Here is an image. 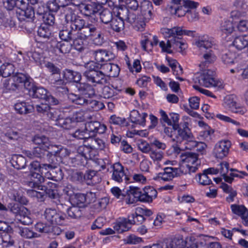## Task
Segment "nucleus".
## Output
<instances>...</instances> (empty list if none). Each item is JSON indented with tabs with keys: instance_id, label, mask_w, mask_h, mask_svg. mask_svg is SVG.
Segmentation results:
<instances>
[{
	"instance_id": "f257e3e1",
	"label": "nucleus",
	"mask_w": 248,
	"mask_h": 248,
	"mask_svg": "<svg viewBox=\"0 0 248 248\" xmlns=\"http://www.w3.org/2000/svg\"><path fill=\"white\" fill-rule=\"evenodd\" d=\"M196 45L203 51L202 54V61L199 64L200 69L207 68L209 65L212 64L216 60V57L213 51L208 49L212 47L214 44L212 38L208 36L204 35L199 38L195 42Z\"/></svg>"
},
{
	"instance_id": "f03ea898",
	"label": "nucleus",
	"mask_w": 248,
	"mask_h": 248,
	"mask_svg": "<svg viewBox=\"0 0 248 248\" xmlns=\"http://www.w3.org/2000/svg\"><path fill=\"white\" fill-rule=\"evenodd\" d=\"M86 71L83 76L90 82L97 84H104L107 82L106 77L104 76L102 70L99 67V63L91 62L85 63Z\"/></svg>"
},
{
	"instance_id": "7ed1b4c3",
	"label": "nucleus",
	"mask_w": 248,
	"mask_h": 248,
	"mask_svg": "<svg viewBox=\"0 0 248 248\" xmlns=\"http://www.w3.org/2000/svg\"><path fill=\"white\" fill-rule=\"evenodd\" d=\"M200 69V72L195 74L193 78L195 83L205 87L220 86L221 82L215 79L213 71L207 68Z\"/></svg>"
},
{
	"instance_id": "20e7f679",
	"label": "nucleus",
	"mask_w": 248,
	"mask_h": 248,
	"mask_svg": "<svg viewBox=\"0 0 248 248\" xmlns=\"http://www.w3.org/2000/svg\"><path fill=\"white\" fill-rule=\"evenodd\" d=\"M45 66L51 73L49 79L52 86L57 89H62L61 92L63 93H68V89L65 87V82L61 76L60 69L51 62H46Z\"/></svg>"
},
{
	"instance_id": "39448f33",
	"label": "nucleus",
	"mask_w": 248,
	"mask_h": 248,
	"mask_svg": "<svg viewBox=\"0 0 248 248\" xmlns=\"http://www.w3.org/2000/svg\"><path fill=\"white\" fill-rule=\"evenodd\" d=\"M169 38L170 39L167 40L166 43L163 41L159 42V45L162 52L171 54L172 53V50L170 49L171 47L178 52H182L186 48L184 47L185 44L180 41V40L181 39L180 37L176 35L171 36Z\"/></svg>"
},
{
	"instance_id": "423d86ee",
	"label": "nucleus",
	"mask_w": 248,
	"mask_h": 248,
	"mask_svg": "<svg viewBox=\"0 0 248 248\" xmlns=\"http://www.w3.org/2000/svg\"><path fill=\"white\" fill-rule=\"evenodd\" d=\"M34 98L43 99L51 105H56L59 103V100L51 95L44 88L37 86H32L30 90V94Z\"/></svg>"
},
{
	"instance_id": "0eeeda50",
	"label": "nucleus",
	"mask_w": 248,
	"mask_h": 248,
	"mask_svg": "<svg viewBox=\"0 0 248 248\" xmlns=\"http://www.w3.org/2000/svg\"><path fill=\"white\" fill-rule=\"evenodd\" d=\"M140 201L143 202L150 203L152 200H149L147 195L143 189L141 191L140 189L137 187L130 186L129 189L127 190V195L126 199V203L127 204H132L136 201Z\"/></svg>"
},
{
	"instance_id": "6e6552de",
	"label": "nucleus",
	"mask_w": 248,
	"mask_h": 248,
	"mask_svg": "<svg viewBox=\"0 0 248 248\" xmlns=\"http://www.w3.org/2000/svg\"><path fill=\"white\" fill-rule=\"evenodd\" d=\"M78 154L74 157L69 159L71 164L74 167L84 166L87 163V159L90 157V149L86 146H81L78 150Z\"/></svg>"
},
{
	"instance_id": "1a4fd4ad",
	"label": "nucleus",
	"mask_w": 248,
	"mask_h": 248,
	"mask_svg": "<svg viewBox=\"0 0 248 248\" xmlns=\"http://www.w3.org/2000/svg\"><path fill=\"white\" fill-rule=\"evenodd\" d=\"M7 193L9 197L14 201L22 204H27L28 200L25 196L19 192L17 189L18 188L17 182L9 180L7 183Z\"/></svg>"
},
{
	"instance_id": "9d476101",
	"label": "nucleus",
	"mask_w": 248,
	"mask_h": 248,
	"mask_svg": "<svg viewBox=\"0 0 248 248\" xmlns=\"http://www.w3.org/2000/svg\"><path fill=\"white\" fill-rule=\"evenodd\" d=\"M138 149L143 153H150V157L156 161H160L163 157V153L161 150L154 149L147 141L141 140L138 144Z\"/></svg>"
},
{
	"instance_id": "9b49d317",
	"label": "nucleus",
	"mask_w": 248,
	"mask_h": 248,
	"mask_svg": "<svg viewBox=\"0 0 248 248\" xmlns=\"http://www.w3.org/2000/svg\"><path fill=\"white\" fill-rule=\"evenodd\" d=\"M65 20L67 25L76 34L86 24L85 20L77 16L73 12H70L65 15Z\"/></svg>"
},
{
	"instance_id": "f8f14e48",
	"label": "nucleus",
	"mask_w": 248,
	"mask_h": 248,
	"mask_svg": "<svg viewBox=\"0 0 248 248\" xmlns=\"http://www.w3.org/2000/svg\"><path fill=\"white\" fill-rule=\"evenodd\" d=\"M46 221L51 225H62L63 223L65 216L57 212L56 209L46 208L44 213Z\"/></svg>"
},
{
	"instance_id": "ddd939ff",
	"label": "nucleus",
	"mask_w": 248,
	"mask_h": 248,
	"mask_svg": "<svg viewBox=\"0 0 248 248\" xmlns=\"http://www.w3.org/2000/svg\"><path fill=\"white\" fill-rule=\"evenodd\" d=\"M28 79V77L21 73H16L14 74L9 79L6 80L4 83L5 87L12 91L17 89L20 84H23Z\"/></svg>"
},
{
	"instance_id": "4468645a",
	"label": "nucleus",
	"mask_w": 248,
	"mask_h": 248,
	"mask_svg": "<svg viewBox=\"0 0 248 248\" xmlns=\"http://www.w3.org/2000/svg\"><path fill=\"white\" fill-rule=\"evenodd\" d=\"M176 130L177 131V134L175 138H172V140L178 143H181L183 141L186 142L187 140H189L193 138L187 122H184L183 124H180V126Z\"/></svg>"
},
{
	"instance_id": "2eb2a0df",
	"label": "nucleus",
	"mask_w": 248,
	"mask_h": 248,
	"mask_svg": "<svg viewBox=\"0 0 248 248\" xmlns=\"http://www.w3.org/2000/svg\"><path fill=\"white\" fill-rule=\"evenodd\" d=\"M231 146V143L228 140L219 141L215 146L213 151L214 155L217 158H223L228 155Z\"/></svg>"
},
{
	"instance_id": "dca6fc26",
	"label": "nucleus",
	"mask_w": 248,
	"mask_h": 248,
	"mask_svg": "<svg viewBox=\"0 0 248 248\" xmlns=\"http://www.w3.org/2000/svg\"><path fill=\"white\" fill-rule=\"evenodd\" d=\"M161 33L164 35L165 38H170L171 36H175L178 35L179 37L183 35L187 36H193V32L190 30H183L180 27H174L171 29L163 28L161 29Z\"/></svg>"
},
{
	"instance_id": "f3484780",
	"label": "nucleus",
	"mask_w": 248,
	"mask_h": 248,
	"mask_svg": "<svg viewBox=\"0 0 248 248\" xmlns=\"http://www.w3.org/2000/svg\"><path fill=\"white\" fill-rule=\"evenodd\" d=\"M184 0H171L170 5L168 6V10L172 15L178 17L183 16L189 12L188 10L184 9Z\"/></svg>"
},
{
	"instance_id": "a211bd4d",
	"label": "nucleus",
	"mask_w": 248,
	"mask_h": 248,
	"mask_svg": "<svg viewBox=\"0 0 248 248\" xmlns=\"http://www.w3.org/2000/svg\"><path fill=\"white\" fill-rule=\"evenodd\" d=\"M92 52L96 61L94 63L104 64V63L114 59L115 57L114 54L106 50L98 49L93 50Z\"/></svg>"
},
{
	"instance_id": "6ab92c4d",
	"label": "nucleus",
	"mask_w": 248,
	"mask_h": 248,
	"mask_svg": "<svg viewBox=\"0 0 248 248\" xmlns=\"http://www.w3.org/2000/svg\"><path fill=\"white\" fill-rule=\"evenodd\" d=\"M182 167L179 168H174L167 167L164 169V172L159 173L158 178L164 181L171 180L175 177H178L184 174Z\"/></svg>"
},
{
	"instance_id": "aec40b11",
	"label": "nucleus",
	"mask_w": 248,
	"mask_h": 248,
	"mask_svg": "<svg viewBox=\"0 0 248 248\" xmlns=\"http://www.w3.org/2000/svg\"><path fill=\"white\" fill-rule=\"evenodd\" d=\"M100 69L102 70L105 77H117L119 76L120 68L118 65L108 62L99 64Z\"/></svg>"
},
{
	"instance_id": "412c9836",
	"label": "nucleus",
	"mask_w": 248,
	"mask_h": 248,
	"mask_svg": "<svg viewBox=\"0 0 248 248\" xmlns=\"http://www.w3.org/2000/svg\"><path fill=\"white\" fill-rule=\"evenodd\" d=\"M85 130L89 132L90 137L95 134H103L107 129V126L97 121L90 122L86 124Z\"/></svg>"
},
{
	"instance_id": "4be33fe9",
	"label": "nucleus",
	"mask_w": 248,
	"mask_h": 248,
	"mask_svg": "<svg viewBox=\"0 0 248 248\" xmlns=\"http://www.w3.org/2000/svg\"><path fill=\"white\" fill-rule=\"evenodd\" d=\"M96 32V27L91 24L85 25L78 32H77L78 37L80 40L92 39L93 35Z\"/></svg>"
},
{
	"instance_id": "5701e85b",
	"label": "nucleus",
	"mask_w": 248,
	"mask_h": 248,
	"mask_svg": "<svg viewBox=\"0 0 248 248\" xmlns=\"http://www.w3.org/2000/svg\"><path fill=\"white\" fill-rule=\"evenodd\" d=\"M140 9L141 12L140 16L145 21V22L152 18L153 7L151 1L147 0H143L141 3Z\"/></svg>"
},
{
	"instance_id": "b1692460",
	"label": "nucleus",
	"mask_w": 248,
	"mask_h": 248,
	"mask_svg": "<svg viewBox=\"0 0 248 248\" xmlns=\"http://www.w3.org/2000/svg\"><path fill=\"white\" fill-rule=\"evenodd\" d=\"M76 87L80 94L86 97H92L95 95V90L93 86L88 83L79 82Z\"/></svg>"
},
{
	"instance_id": "393cba45",
	"label": "nucleus",
	"mask_w": 248,
	"mask_h": 248,
	"mask_svg": "<svg viewBox=\"0 0 248 248\" xmlns=\"http://www.w3.org/2000/svg\"><path fill=\"white\" fill-rule=\"evenodd\" d=\"M112 168L111 179L113 180L118 183H121L123 181V178L125 176V181H127L128 178L125 176L124 171V167L120 163H115Z\"/></svg>"
},
{
	"instance_id": "a878e982",
	"label": "nucleus",
	"mask_w": 248,
	"mask_h": 248,
	"mask_svg": "<svg viewBox=\"0 0 248 248\" xmlns=\"http://www.w3.org/2000/svg\"><path fill=\"white\" fill-rule=\"evenodd\" d=\"M231 208L233 214L241 217L245 225H248V210L245 206L243 205L233 204L231 205Z\"/></svg>"
},
{
	"instance_id": "bb28decb",
	"label": "nucleus",
	"mask_w": 248,
	"mask_h": 248,
	"mask_svg": "<svg viewBox=\"0 0 248 248\" xmlns=\"http://www.w3.org/2000/svg\"><path fill=\"white\" fill-rule=\"evenodd\" d=\"M181 160L186 163V166L196 164L201 165V161L198 158V155L196 153L186 152L181 155Z\"/></svg>"
},
{
	"instance_id": "cd10ccee",
	"label": "nucleus",
	"mask_w": 248,
	"mask_h": 248,
	"mask_svg": "<svg viewBox=\"0 0 248 248\" xmlns=\"http://www.w3.org/2000/svg\"><path fill=\"white\" fill-rule=\"evenodd\" d=\"M42 174L39 172H31L30 175V180L27 182V185L31 188L43 186L42 183H44L46 180Z\"/></svg>"
},
{
	"instance_id": "c85d7f7f",
	"label": "nucleus",
	"mask_w": 248,
	"mask_h": 248,
	"mask_svg": "<svg viewBox=\"0 0 248 248\" xmlns=\"http://www.w3.org/2000/svg\"><path fill=\"white\" fill-rule=\"evenodd\" d=\"M126 21L130 24H135L138 30L142 31L145 26V21L142 19L140 15L137 16L133 12H129Z\"/></svg>"
},
{
	"instance_id": "c756f323",
	"label": "nucleus",
	"mask_w": 248,
	"mask_h": 248,
	"mask_svg": "<svg viewBox=\"0 0 248 248\" xmlns=\"http://www.w3.org/2000/svg\"><path fill=\"white\" fill-rule=\"evenodd\" d=\"M70 4V0H52L46 3L47 8L51 12L57 13L60 8H63Z\"/></svg>"
},
{
	"instance_id": "7c9ffc66",
	"label": "nucleus",
	"mask_w": 248,
	"mask_h": 248,
	"mask_svg": "<svg viewBox=\"0 0 248 248\" xmlns=\"http://www.w3.org/2000/svg\"><path fill=\"white\" fill-rule=\"evenodd\" d=\"M225 103L232 112L244 115L247 111L245 107L240 106L235 101L231 98V97L226 98Z\"/></svg>"
},
{
	"instance_id": "2f4dec72",
	"label": "nucleus",
	"mask_w": 248,
	"mask_h": 248,
	"mask_svg": "<svg viewBox=\"0 0 248 248\" xmlns=\"http://www.w3.org/2000/svg\"><path fill=\"white\" fill-rule=\"evenodd\" d=\"M166 248H184L185 242L181 238L174 237L163 240Z\"/></svg>"
},
{
	"instance_id": "473e14b6",
	"label": "nucleus",
	"mask_w": 248,
	"mask_h": 248,
	"mask_svg": "<svg viewBox=\"0 0 248 248\" xmlns=\"http://www.w3.org/2000/svg\"><path fill=\"white\" fill-rule=\"evenodd\" d=\"M70 201L73 205L84 208L87 205L86 196L84 194L77 193L73 195Z\"/></svg>"
},
{
	"instance_id": "72a5a7b5",
	"label": "nucleus",
	"mask_w": 248,
	"mask_h": 248,
	"mask_svg": "<svg viewBox=\"0 0 248 248\" xmlns=\"http://www.w3.org/2000/svg\"><path fill=\"white\" fill-rule=\"evenodd\" d=\"M76 35L74 31L69 28L67 23L62 27V29L60 30L59 37L64 41H69L75 39Z\"/></svg>"
},
{
	"instance_id": "f704fd0d",
	"label": "nucleus",
	"mask_w": 248,
	"mask_h": 248,
	"mask_svg": "<svg viewBox=\"0 0 248 248\" xmlns=\"http://www.w3.org/2000/svg\"><path fill=\"white\" fill-rule=\"evenodd\" d=\"M15 108L16 111L20 114L30 113L34 109V107L32 105L24 101L16 103L15 105Z\"/></svg>"
},
{
	"instance_id": "c9c22d12",
	"label": "nucleus",
	"mask_w": 248,
	"mask_h": 248,
	"mask_svg": "<svg viewBox=\"0 0 248 248\" xmlns=\"http://www.w3.org/2000/svg\"><path fill=\"white\" fill-rule=\"evenodd\" d=\"M62 75L66 80L68 82H74L76 84L81 79V75L79 73L70 69H65L62 72Z\"/></svg>"
},
{
	"instance_id": "e433bc0d",
	"label": "nucleus",
	"mask_w": 248,
	"mask_h": 248,
	"mask_svg": "<svg viewBox=\"0 0 248 248\" xmlns=\"http://www.w3.org/2000/svg\"><path fill=\"white\" fill-rule=\"evenodd\" d=\"M44 150L48 151V154L59 156L62 155L63 153H65L67 152V149L62 145L54 144L49 141L48 142V145L46 146Z\"/></svg>"
},
{
	"instance_id": "4c0bfd02",
	"label": "nucleus",
	"mask_w": 248,
	"mask_h": 248,
	"mask_svg": "<svg viewBox=\"0 0 248 248\" xmlns=\"http://www.w3.org/2000/svg\"><path fill=\"white\" fill-rule=\"evenodd\" d=\"M147 117L146 113H142L140 114L138 110H132L130 114L131 122L133 123L144 125L145 124V118Z\"/></svg>"
},
{
	"instance_id": "58836bf2",
	"label": "nucleus",
	"mask_w": 248,
	"mask_h": 248,
	"mask_svg": "<svg viewBox=\"0 0 248 248\" xmlns=\"http://www.w3.org/2000/svg\"><path fill=\"white\" fill-rule=\"evenodd\" d=\"M129 10L125 6H121L113 9V13L115 17L122 19L123 22L126 21L128 16Z\"/></svg>"
},
{
	"instance_id": "ea45409f",
	"label": "nucleus",
	"mask_w": 248,
	"mask_h": 248,
	"mask_svg": "<svg viewBox=\"0 0 248 248\" xmlns=\"http://www.w3.org/2000/svg\"><path fill=\"white\" fill-rule=\"evenodd\" d=\"M12 166L17 170L25 168L26 164V159L21 155H14L11 161Z\"/></svg>"
},
{
	"instance_id": "a19ab883",
	"label": "nucleus",
	"mask_w": 248,
	"mask_h": 248,
	"mask_svg": "<svg viewBox=\"0 0 248 248\" xmlns=\"http://www.w3.org/2000/svg\"><path fill=\"white\" fill-rule=\"evenodd\" d=\"M38 35L44 39H50L53 42H56L55 39L53 37L50 29V27L44 25L41 26L37 31Z\"/></svg>"
},
{
	"instance_id": "79ce46f5",
	"label": "nucleus",
	"mask_w": 248,
	"mask_h": 248,
	"mask_svg": "<svg viewBox=\"0 0 248 248\" xmlns=\"http://www.w3.org/2000/svg\"><path fill=\"white\" fill-rule=\"evenodd\" d=\"M46 151L42 147H36L33 148L31 151H25V155L31 159L35 157L41 158L45 155Z\"/></svg>"
},
{
	"instance_id": "37998d69",
	"label": "nucleus",
	"mask_w": 248,
	"mask_h": 248,
	"mask_svg": "<svg viewBox=\"0 0 248 248\" xmlns=\"http://www.w3.org/2000/svg\"><path fill=\"white\" fill-rule=\"evenodd\" d=\"M97 171L93 170H88L83 174L84 181L88 184H94L99 182L98 176L96 175Z\"/></svg>"
},
{
	"instance_id": "c03bdc74",
	"label": "nucleus",
	"mask_w": 248,
	"mask_h": 248,
	"mask_svg": "<svg viewBox=\"0 0 248 248\" xmlns=\"http://www.w3.org/2000/svg\"><path fill=\"white\" fill-rule=\"evenodd\" d=\"M130 228V223H128L126 218H120L119 220L114 226V229L119 233H122L124 232L127 231Z\"/></svg>"
},
{
	"instance_id": "a18cd8bd",
	"label": "nucleus",
	"mask_w": 248,
	"mask_h": 248,
	"mask_svg": "<svg viewBox=\"0 0 248 248\" xmlns=\"http://www.w3.org/2000/svg\"><path fill=\"white\" fill-rule=\"evenodd\" d=\"M58 155L52 154H47L44 161H46L50 167L51 170L57 168L61 162V158Z\"/></svg>"
},
{
	"instance_id": "49530a36",
	"label": "nucleus",
	"mask_w": 248,
	"mask_h": 248,
	"mask_svg": "<svg viewBox=\"0 0 248 248\" xmlns=\"http://www.w3.org/2000/svg\"><path fill=\"white\" fill-rule=\"evenodd\" d=\"M1 75L4 78L9 77L14 74L15 70L14 65L10 62H4L0 65Z\"/></svg>"
},
{
	"instance_id": "de8ad7c7",
	"label": "nucleus",
	"mask_w": 248,
	"mask_h": 248,
	"mask_svg": "<svg viewBox=\"0 0 248 248\" xmlns=\"http://www.w3.org/2000/svg\"><path fill=\"white\" fill-rule=\"evenodd\" d=\"M233 44L236 48L239 50L247 47L248 36H241L236 37L233 42Z\"/></svg>"
},
{
	"instance_id": "09e8293b",
	"label": "nucleus",
	"mask_w": 248,
	"mask_h": 248,
	"mask_svg": "<svg viewBox=\"0 0 248 248\" xmlns=\"http://www.w3.org/2000/svg\"><path fill=\"white\" fill-rule=\"evenodd\" d=\"M9 208L10 211L15 215L16 218L21 214H25L27 212V208L16 203L11 204Z\"/></svg>"
},
{
	"instance_id": "8fccbe9b",
	"label": "nucleus",
	"mask_w": 248,
	"mask_h": 248,
	"mask_svg": "<svg viewBox=\"0 0 248 248\" xmlns=\"http://www.w3.org/2000/svg\"><path fill=\"white\" fill-rule=\"evenodd\" d=\"M153 41H150L149 39L146 36H144L143 39L141 41L140 44L142 49L145 51L148 50L147 45H150L149 50H151L154 46H156L158 43V38L156 36H153Z\"/></svg>"
},
{
	"instance_id": "3c124183",
	"label": "nucleus",
	"mask_w": 248,
	"mask_h": 248,
	"mask_svg": "<svg viewBox=\"0 0 248 248\" xmlns=\"http://www.w3.org/2000/svg\"><path fill=\"white\" fill-rule=\"evenodd\" d=\"M222 62L226 64H229L237 62L236 54L230 51L223 52L221 55Z\"/></svg>"
},
{
	"instance_id": "603ef678",
	"label": "nucleus",
	"mask_w": 248,
	"mask_h": 248,
	"mask_svg": "<svg viewBox=\"0 0 248 248\" xmlns=\"http://www.w3.org/2000/svg\"><path fill=\"white\" fill-rule=\"evenodd\" d=\"M114 17L112 12L107 9H103L100 13L101 21L106 24L110 23Z\"/></svg>"
},
{
	"instance_id": "864d4df0",
	"label": "nucleus",
	"mask_w": 248,
	"mask_h": 248,
	"mask_svg": "<svg viewBox=\"0 0 248 248\" xmlns=\"http://www.w3.org/2000/svg\"><path fill=\"white\" fill-rule=\"evenodd\" d=\"M68 97L69 100L71 101L72 103L79 105L87 104L89 101L88 100L84 98L83 97L73 93H69L68 94Z\"/></svg>"
},
{
	"instance_id": "5fc2aeb1",
	"label": "nucleus",
	"mask_w": 248,
	"mask_h": 248,
	"mask_svg": "<svg viewBox=\"0 0 248 248\" xmlns=\"http://www.w3.org/2000/svg\"><path fill=\"white\" fill-rule=\"evenodd\" d=\"M67 214L70 218L75 219L80 217L82 215L80 208L75 205L69 207L67 209Z\"/></svg>"
},
{
	"instance_id": "6e6d98bb",
	"label": "nucleus",
	"mask_w": 248,
	"mask_h": 248,
	"mask_svg": "<svg viewBox=\"0 0 248 248\" xmlns=\"http://www.w3.org/2000/svg\"><path fill=\"white\" fill-rule=\"evenodd\" d=\"M73 137L78 140L89 139L90 135L85 128L77 129L75 132L70 134Z\"/></svg>"
},
{
	"instance_id": "4d7b16f0",
	"label": "nucleus",
	"mask_w": 248,
	"mask_h": 248,
	"mask_svg": "<svg viewBox=\"0 0 248 248\" xmlns=\"http://www.w3.org/2000/svg\"><path fill=\"white\" fill-rule=\"evenodd\" d=\"M32 141L34 144L39 145V147L45 149L46 146L48 145L49 140L44 136L36 135L33 137Z\"/></svg>"
},
{
	"instance_id": "13d9d810",
	"label": "nucleus",
	"mask_w": 248,
	"mask_h": 248,
	"mask_svg": "<svg viewBox=\"0 0 248 248\" xmlns=\"http://www.w3.org/2000/svg\"><path fill=\"white\" fill-rule=\"evenodd\" d=\"M91 144L87 146L90 149H103L105 147V143L101 139L90 137Z\"/></svg>"
},
{
	"instance_id": "bf43d9fd",
	"label": "nucleus",
	"mask_w": 248,
	"mask_h": 248,
	"mask_svg": "<svg viewBox=\"0 0 248 248\" xmlns=\"http://www.w3.org/2000/svg\"><path fill=\"white\" fill-rule=\"evenodd\" d=\"M68 42L69 41H65V42H56L54 43L56 44L55 46L59 49L61 53L66 54L70 51L72 47L71 45Z\"/></svg>"
},
{
	"instance_id": "052dcab7",
	"label": "nucleus",
	"mask_w": 248,
	"mask_h": 248,
	"mask_svg": "<svg viewBox=\"0 0 248 248\" xmlns=\"http://www.w3.org/2000/svg\"><path fill=\"white\" fill-rule=\"evenodd\" d=\"M111 28L116 32H120L124 29V22L115 17L110 23Z\"/></svg>"
},
{
	"instance_id": "680f3d73",
	"label": "nucleus",
	"mask_w": 248,
	"mask_h": 248,
	"mask_svg": "<svg viewBox=\"0 0 248 248\" xmlns=\"http://www.w3.org/2000/svg\"><path fill=\"white\" fill-rule=\"evenodd\" d=\"M57 123L58 125L62 128L66 129H69L73 126V124H74V122L69 117L65 118H60L58 120Z\"/></svg>"
},
{
	"instance_id": "e2e57ef3",
	"label": "nucleus",
	"mask_w": 248,
	"mask_h": 248,
	"mask_svg": "<svg viewBox=\"0 0 248 248\" xmlns=\"http://www.w3.org/2000/svg\"><path fill=\"white\" fill-rule=\"evenodd\" d=\"M19 233L22 237L28 239L38 237L39 236L37 233L28 228H20Z\"/></svg>"
},
{
	"instance_id": "0e129e2a",
	"label": "nucleus",
	"mask_w": 248,
	"mask_h": 248,
	"mask_svg": "<svg viewBox=\"0 0 248 248\" xmlns=\"http://www.w3.org/2000/svg\"><path fill=\"white\" fill-rule=\"evenodd\" d=\"M13 233V232H5V233L1 236V244L3 247H9L14 245L15 241L12 238L11 235V234Z\"/></svg>"
},
{
	"instance_id": "69168bd1",
	"label": "nucleus",
	"mask_w": 248,
	"mask_h": 248,
	"mask_svg": "<svg viewBox=\"0 0 248 248\" xmlns=\"http://www.w3.org/2000/svg\"><path fill=\"white\" fill-rule=\"evenodd\" d=\"M109 122L110 124L121 126H126L127 124L125 118L117 116L115 115H112L110 117Z\"/></svg>"
},
{
	"instance_id": "338daca9",
	"label": "nucleus",
	"mask_w": 248,
	"mask_h": 248,
	"mask_svg": "<svg viewBox=\"0 0 248 248\" xmlns=\"http://www.w3.org/2000/svg\"><path fill=\"white\" fill-rule=\"evenodd\" d=\"M21 134L16 131L12 129L8 130L4 134V137L8 140H16L21 138Z\"/></svg>"
},
{
	"instance_id": "774afa93",
	"label": "nucleus",
	"mask_w": 248,
	"mask_h": 248,
	"mask_svg": "<svg viewBox=\"0 0 248 248\" xmlns=\"http://www.w3.org/2000/svg\"><path fill=\"white\" fill-rule=\"evenodd\" d=\"M199 183L202 185H209L212 183L211 180L209 178L208 175L203 172L202 173H199L196 177Z\"/></svg>"
}]
</instances>
